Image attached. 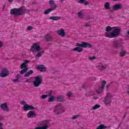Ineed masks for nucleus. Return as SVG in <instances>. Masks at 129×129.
<instances>
[{"label":"nucleus","mask_w":129,"mask_h":129,"mask_svg":"<svg viewBox=\"0 0 129 129\" xmlns=\"http://www.w3.org/2000/svg\"><path fill=\"white\" fill-rule=\"evenodd\" d=\"M3 46H4V42L0 41V49L3 47Z\"/></svg>","instance_id":"obj_39"},{"label":"nucleus","mask_w":129,"mask_h":129,"mask_svg":"<svg viewBox=\"0 0 129 129\" xmlns=\"http://www.w3.org/2000/svg\"><path fill=\"white\" fill-rule=\"evenodd\" d=\"M78 16L81 19H82V18H83V17H84L83 14L82 13H81V12L78 13Z\"/></svg>","instance_id":"obj_33"},{"label":"nucleus","mask_w":129,"mask_h":129,"mask_svg":"<svg viewBox=\"0 0 129 129\" xmlns=\"http://www.w3.org/2000/svg\"><path fill=\"white\" fill-rule=\"evenodd\" d=\"M76 45L77 47H80L81 48H92V45L91 44L85 42H82V44L76 43Z\"/></svg>","instance_id":"obj_9"},{"label":"nucleus","mask_w":129,"mask_h":129,"mask_svg":"<svg viewBox=\"0 0 129 129\" xmlns=\"http://www.w3.org/2000/svg\"><path fill=\"white\" fill-rule=\"evenodd\" d=\"M20 103L21 104H24V105H26V104H27V103H26V102L24 100L20 101Z\"/></svg>","instance_id":"obj_40"},{"label":"nucleus","mask_w":129,"mask_h":129,"mask_svg":"<svg viewBox=\"0 0 129 129\" xmlns=\"http://www.w3.org/2000/svg\"><path fill=\"white\" fill-rule=\"evenodd\" d=\"M78 117H79V115H75L72 117V119H75L76 118H78Z\"/></svg>","instance_id":"obj_37"},{"label":"nucleus","mask_w":129,"mask_h":129,"mask_svg":"<svg viewBox=\"0 0 129 129\" xmlns=\"http://www.w3.org/2000/svg\"><path fill=\"white\" fill-rule=\"evenodd\" d=\"M2 120V117L0 116V121Z\"/></svg>","instance_id":"obj_57"},{"label":"nucleus","mask_w":129,"mask_h":129,"mask_svg":"<svg viewBox=\"0 0 129 129\" xmlns=\"http://www.w3.org/2000/svg\"><path fill=\"white\" fill-rule=\"evenodd\" d=\"M111 84H112V82H111Z\"/></svg>","instance_id":"obj_59"},{"label":"nucleus","mask_w":129,"mask_h":129,"mask_svg":"<svg viewBox=\"0 0 129 129\" xmlns=\"http://www.w3.org/2000/svg\"><path fill=\"white\" fill-rule=\"evenodd\" d=\"M37 116V114L33 111H30L27 114L28 118H35Z\"/></svg>","instance_id":"obj_16"},{"label":"nucleus","mask_w":129,"mask_h":129,"mask_svg":"<svg viewBox=\"0 0 129 129\" xmlns=\"http://www.w3.org/2000/svg\"><path fill=\"white\" fill-rule=\"evenodd\" d=\"M91 94H90V95L88 94V96H91V95H93V91H91Z\"/></svg>","instance_id":"obj_48"},{"label":"nucleus","mask_w":129,"mask_h":129,"mask_svg":"<svg viewBox=\"0 0 129 129\" xmlns=\"http://www.w3.org/2000/svg\"><path fill=\"white\" fill-rule=\"evenodd\" d=\"M120 54L121 56H124V55H125V54H126V52L125 51H121L120 52Z\"/></svg>","instance_id":"obj_34"},{"label":"nucleus","mask_w":129,"mask_h":129,"mask_svg":"<svg viewBox=\"0 0 129 129\" xmlns=\"http://www.w3.org/2000/svg\"><path fill=\"white\" fill-rule=\"evenodd\" d=\"M107 66L108 65L106 64L105 66H101L99 68V70H100V71H103V70H106L107 69Z\"/></svg>","instance_id":"obj_25"},{"label":"nucleus","mask_w":129,"mask_h":129,"mask_svg":"<svg viewBox=\"0 0 129 129\" xmlns=\"http://www.w3.org/2000/svg\"><path fill=\"white\" fill-rule=\"evenodd\" d=\"M65 111L64 107L61 104H57L54 109V112L55 114L59 115L60 113H62Z\"/></svg>","instance_id":"obj_5"},{"label":"nucleus","mask_w":129,"mask_h":129,"mask_svg":"<svg viewBox=\"0 0 129 129\" xmlns=\"http://www.w3.org/2000/svg\"><path fill=\"white\" fill-rule=\"evenodd\" d=\"M125 116V115H124L123 117H124Z\"/></svg>","instance_id":"obj_60"},{"label":"nucleus","mask_w":129,"mask_h":129,"mask_svg":"<svg viewBox=\"0 0 129 129\" xmlns=\"http://www.w3.org/2000/svg\"><path fill=\"white\" fill-rule=\"evenodd\" d=\"M87 19L88 20H93V18L92 17H90V16H88V17H87Z\"/></svg>","instance_id":"obj_46"},{"label":"nucleus","mask_w":129,"mask_h":129,"mask_svg":"<svg viewBox=\"0 0 129 129\" xmlns=\"http://www.w3.org/2000/svg\"><path fill=\"white\" fill-rule=\"evenodd\" d=\"M25 82H27L28 83H31V82H32V79H28Z\"/></svg>","instance_id":"obj_36"},{"label":"nucleus","mask_w":129,"mask_h":129,"mask_svg":"<svg viewBox=\"0 0 129 129\" xmlns=\"http://www.w3.org/2000/svg\"><path fill=\"white\" fill-rule=\"evenodd\" d=\"M45 40H46L47 42H51V41L53 40V38L49 35H47L45 37Z\"/></svg>","instance_id":"obj_29"},{"label":"nucleus","mask_w":129,"mask_h":129,"mask_svg":"<svg viewBox=\"0 0 129 129\" xmlns=\"http://www.w3.org/2000/svg\"><path fill=\"white\" fill-rule=\"evenodd\" d=\"M9 75H10V72L4 69L2 70L1 73L0 74V77L4 78L5 77H7V76H9Z\"/></svg>","instance_id":"obj_11"},{"label":"nucleus","mask_w":129,"mask_h":129,"mask_svg":"<svg viewBox=\"0 0 129 129\" xmlns=\"http://www.w3.org/2000/svg\"><path fill=\"white\" fill-rule=\"evenodd\" d=\"M9 2L10 3H13V2H14V0H9Z\"/></svg>","instance_id":"obj_51"},{"label":"nucleus","mask_w":129,"mask_h":129,"mask_svg":"<svg viewBox=\"0 0 129 129\" xmlns=\"http://www.w3.org/2000/svg\"><path fill=\"white\" fill-rule=\"evenodd\" d=\"M42 50V48H41V46L40 45H38L37 43H34L33 45L31 46V51L32 52V53H35L36 51H37L38 53L36 55V58H40L43 54H44V51H40Z\"/></svg>","instance_id":"obj_2"},{"label":"nucleus","mask_w":129,"mask_h":129,"mask_svg":"<svg viewBox=\"0 0 129 129\" xmlns=\"http://www.w3.org/2000/svg\"><path fill=\"white\" fill-rule=\"evenodd\" d=\"M110 86V84H108L106 86V89H108L109 88V87Z\"/></svg>","instance_id":"obj_45"},{"label":"nucleus","mask_w":129,"mask_h":129,"mask_svg":"<svg viewBox=\"0 0 129 129\" xmlns=\"http://www.w3.org/2000/svg\"><path fill=\"white\" fill-rule=\"evenodd\" d=\"M100 107V105L96 104V105H95V106H94L92 107V109H93L94 110H95V109H97V108H99Z\"/></svg>","instance_id":"obj_31"},{"label":"nucleus","mask_w":129,"mask_h":129,"mask_svg":"<svg viewBox=\"0 0 129 129\" xmlns=\"http://www.w3.org/2000/svg\"><path fill=\"white\" fill-rule=\"evenodd\" d=\"M122 45H123V42L121 40H115L112 42V46L114 49H119L122 47Z\"/></svg>","instance_id":"obj_6"},{"label":"nucleus","mask_w":129,"mask_h":129,"mask_svg":"<svg viewBox=\"0 0 129 129\" xmlns=\"http://www.w3.org/2000/svg\"><path fill=\"white\" fill-rule=\"evenodd\" d=\"M49 120H45L43 121H41L39 122V125L40 126H46V129H48L49 128Z\"/></svg>","instance_id":"obj_13"},{"label":"nucleus","mask_w":129,"mask_h":129,"mask_svg":"<svg viewBox=\"0 0 129 129\" xmlns=\"http://www.w3.org/2000/svg\"><path fill=\"white\" fill-rule=\"evenodd\" d=\"M52 91H50L49 93V94L47 95V96H52Z\"/></svg>","instance_id":"obj_44"},{"label":"nucleus","mask_w":129,"mask_h":129,"mask_svg":"<svg viewBox=\"0 0 129 129\" xmlns=\"http://www.w3.org/2000/svg\"><path fill=\"white\" fill-rule=\"evenodd\" d=\"M55 99V97L53 96H51L48 99V102H53L54 100Z\"/></svg>","instance_id":"obj_30"},{"label":"nucleus","mask_w":129,"mask_h":129,"mask_svg":"<svg viewBox=\"0 0 129 129\" xmlns=\"http://www.w3.org/2000/svg\"><path fill=\"white\" fill-rule=\"evenodd\" d=\"M48 96V95H42V96H41V98L42 99H46V98H47V97Z\"/></svg>","instance_id":"obj_35"},{"label":"nucleus","mask_w":129,"mask_h":129,"mask_svg":"<svg viewBox=\"0 0 129 129\" xmlns=\"http://www.w3.org/2000/svg\"><path fill=\"white\" fill-rule=\"evenodd\" d=\"M20 10L21 11V15H24L25 14H28L29 13V10L26 9L25 7H21L20 8Z\"/></svg>","instance_id":"obj_19"},{"label":"nucleus","mask_w":129,"mask_h":129,"mask_svg":"<svg viewBox=\"0 0 129 129\" xmlns=\"http://www.w3.org/2000/svg\"><path fill=\"white\" fill-rule=\"evenodd\" d=\"M84 5H85V6H88V5L89 4V3H88V2H85H85H84Z\"/></svg>","instance_id":"obj_47"},{"label":"nucleus","mask_w":129,"mask_h":129,"mask_svg":"<svg viewBox=\"0 0 129 129\" xmlns=\"http://www.w3.org/2000/svg\"><path fill=\"white\" fill-rule=\"evenodd\" d=\"M16 79L13 80V81L15 82V83H18L20 82V78H21V75H20V74L16 75Z\"/></svg>","instance_id":"obj_23"},{"label":"nucleus","mask_w":129,"mask_h":129,"mask_svg":"<svg viewBox=\"0 0 129 129\" xmlns=\"http://www.w3.org/2000/svg\"><path fill=\"white\" fill-rule=\"evenodd\" d=\"M96 57L95 56H90L89 59V60H95V59H96Z\"/></svg>","instance_id":"obj_38"},{"label":"nucleus","mask_w":129,"mask_h":129,"mask_svg":"<svg viewBox=\"0 0 129 129\" xmlns=\"http://www.w3.org/2000/svg\"><path fill=\"white\" fill-rule=\"evenodd\" d=\"M112 29H115L113 30L112 32L110 34L105 32V37L111 39L112 38H117V37H118L120 35V32L121 30L120 29V28L117 27H113L111 28V27L108 26L106 28V31L107 32H110V31H111Z\"/></svg>","instance_id":"obj_1"},{"label":"nucleus","mask_w":129,"mask_h":129,"mask_svg":"<svg viewBox=\"0 0 129 129\" xmlns=\"http://www.w3.org/2000/svg\"><path fill=\"white\" fill-rule=\"evenodd\" d=\"M82 88H83L84 89H85V86H84V85H83L82 86Z\"/></svg>","instance_id":"obj_52"},{"label":"nucleus","mask_w":129,"mask_h":129,"mask_svg":"<svg viewBox=\"0 0 129 129\" xmlns=\"http://www.w3.org/2000/svg\"><path fill=\"white\" fill-rule=\"evenodd\" d=\"M43 82V77L41 76H37L35 77V80L33 82L34 87H39Z\"/></svg>","instance_id":"obj_7"},{"label":"nucleus","mask_w":129,"mask_h":129,"mask_svg":"<svg viewBox=\"0 0 129 129\" xmlns=\"http://www.w3.org/2000/svg\"><path fill=\"white\" fill-rule=\"evenodd\" d=\"M51 8L48 9L44 12V15H48L50 12H53L57 9V5L54 4V1L50 0L49 2Z\"/></svg>","instance_id":"obj_3"},{"label":"nucleus","mask_w":129,"mask_h":129,"mask_svg":"<svg viewBox=\"0 0 129 129\" xmlns=\"http://www.w3.org/2000/svg\"><path fill=\"white\" fill-rule=\"evenodd\" d=\"M112 1H113V2H117V1H118L119 0H112Z\"/></svg>","instance_id":"obj_55"},{"label":"nucleus","mask_w":129,"mask_h":129,"mask_svg":"<svg viewBox=\"0 0 129 129\" xmlns=\"http://www.w3.org/2000/svg\"><path fill=\"white\" fill-rule=\"evenodd\" d=\"M33 29V27L32 26H28L27 30L28 31H31Z\"/></svg>","instance_id":"obj_41"},{"label":"nucleus","mask_w":129,"mask_h":129,"mask_svg":"<svg viewBox=\"0 0 129 129\" xmlns=\"http://www.w3.org/2000/svg\"><path fill=\"white\" fill-rule=\"evenodd\" d=\"M111 100H112V95L108 93L105 97L104 102L106 105L110 104L111 103Z\"/></svg>","instance_id":"obj_8"},{"label":"nucleus","mask_w":129,"mask_h":129,"mask_svg":"<svg viewBox=\"0 0 129 129\" xmlns=\"http://www.w3.org/2000/svg\"><path fill=\"white\" fill-rule=\"evenodd\" d=\"M2 126H4V124H3V123L0 122V127Z\"/></svg>","instance_id":"obj_50"},{"label":"nucleus","mask_w":129,"mask_h":129,"mask_svg":"<svg viewBox=\"0 0 129 129\" xmlns=\"http://www.w3.org/2000/svg\"><path fill=\"white\" fill-rule=\"evenodd\" d=\"M57 34L59 35V36H61V37H64L65 36V30L63 29H60L58 30Z\"/></svg>","instance_id":"obj_21"},{"label":"nucleus","mask_w":129,"mask_h":129,"mask_svg":"<svg viewBox=\"0 0 129 129\" xmlns=\"http://www.w3.org/2000/svg\"><path fill=\"white\" fill-rule=\"evenodd\" d=\"M73 51H78L79 53L83 51V48L79 47H76L75 48H74Z\"/></svg>","instance_id":"obj_26"},{"label":"nucleus","mask_w":129,"mask_h":129,"mask_svg":"<svg viewBox=\"0 0 129 129\" xmlns=\"http://www.w3.org/2000/svg\"><path fill=\"white\" fill-rule=\"evenodd\" d=\"M127 34L129 35V30L127 32Z\"/></svg>","instance_id":"obj_56"},{"label":"nucleus","mask_w":129,"mask_h":129,"mask_svg":"<svg viewBox=\"0 0 129 129\" xmlns=\"http://www.w3.org/2000/svg\"><path fill=\"white\" fill-rule=\"evenodd\" d=\"M85 27H90V25L87 23L85 25Z\"/></svg>","instance_id":"obj_49"},{"label":"nucleus","mask_w":129,"mask_h":129,"mask_svg":"<svg viewBox=\"0 0 129 129\" xmlns=\"http://www.w3.org/2000/svg\"><path fill=\"white\" fill-rule=\"evenodd\" d=\"M123 6L120 4H117L113 6L112 9L114 11H119V10H122Z\"/></svg>","instance_id":"obj_15"},{"label":"nucleus","mask_w":129,"mask_h":129,"mask_svg":"<svg viewBox=\"0 0 129 129\" xmlns=\"http://www.w3.org/2000/svg\"><path fill=\"white\" fill-rule=\"evenodd\" d=\"M33 73H34V71L31 70L25 74V75H24V77H29L30 75L33 74Z\"/></svg>","instance_id":"obj_24"},{"label":"nucleus","mask_w":129,"mask_h":129,"mask_svg":"<svg viewBox=\"0 0 129 129\" xmlns=\"http://www.w3.org/2000/svg\"><path fill=\"white\" fill-rule=\"evenodd\" d=\"M72 95V93L71 92H69L68 94H66L67 96H68L69 97H70Z\"/></svg>","instance_id":"obj_42"},{"label":"nucleus","mask_w":129,"mask_h":129,"mask_svg":"<svg viewBox=\"0 0 129 129\" xmlns=\"http://www.w3.org/2000/svg\"><path fill=\"white\" fill-rule=\"evenodd\" d=\"M0 129H4V128H3V127H0Z\"/></svg>","instance_id":"obj_58"},{"label":"nucleus","mask_w":129,"mask_h":129,"mask_svg":"<svg viewBox=\"0 0 129 129\" xmlns=\"http://www.w3.org/2000/svg\"><path fill=\"white\" fill-rule=\"evenodd\" d=\"M56 99L59 102H65V96L63 95L57 96Z\"/></svg>","instance_id":"obj_20"},{"label":"nucleus","mask_w":129,"mask_h":129,"mask_svg":"<svg viewBox=\"0 0 129 129\" xmlns=\"http://www.w3.org/2000/svg\"><path fill=\"white\" fill-rule=\"evenodd\" d=\"M0 107L2 110H5V111H9V110H10V109L9 108V107H8V104L7 103L2 104L0 105Z\"/></svg>","instance_id":"obj_18"},{"label":"nucleus","mask_w":129,"mask_h":129,"mask_svg":"<svg viewBox=\"0 0 129 129\" xmlns=\"http://www.w3.org/2000/svg\"><path fill=\"white\" fill-rule=\"evenodd\" d=\"M64 0H60V3H63V2H64Z\"/></svg>","instance_id":"obj_54"},{"label":"nucleus","mask_w":129,"mask_h":129,"mask_svg":"<svg viewBox=\"0 0 129 129\" xmlns=\"http://www.w3.org/2000/svg\"><path fill=\"white\" fill-rule=\"evenodd\" d=\"M23 108L24 109V111H28V110H34V109H35V107L29 104H26L23 106Z\"/></svg>","instance_id":"obj_14"},{"label":"nucleus","mask_w":129,"mask_h":129,"mask_svg":"<svg viewBox=\"0 0 129 129\" xmlns=\"http://www.w3.org/2000/svg\"><path fill=\"white\" fill-rule=\"evenodd\" d=\"M85 0H79L78 1V3H79L80 4H83L84 3H85Z\"/></svg>","instance_id":"obj_43"},{"label":"nucleus","mask_w":129,"mask_h":129,"mask_svg":"<svg viewBox=\"0 0 129 129\" xmlns=\"http://www.w3.org/2000/svg\"><path fill=\"white\" fill-rule=\"evenodd\" d=\"M10 14L13 16H21V10H20V8L12 9Z\"/></svg>","instance_id":"obj_10"},{"label":"nucleus","mask_w":129,"mask_h":129,"mask_svg":"<svg viewBox=\"0 0 129 129\" xmlns=\"http://www.w3.org/2000/svg\"><path fill=\"white\" fill-rule=\"evenodd\" d=\"M44 64H40L39 65L37 69L40 71V72H46V70H47V67H44Z\"/></svg>","instance_id":"obj_17"},{"label":"nucleus","mask_w":129,"mask_h":129,"mask_svg":"<svg viewBox=\"0 0 129 129\" xmlns=\"http://www.w3.org/2000/svg\"><path fill=\"white\" fill-rule=\"evenodd\" d=\"M110 3L109 2H106L105 4L104 8L106 10H110Z\"/></svg>","instance_id":"obj_27"},{"label":"nucleus","mask_w":129,"mask_h":129,"mask_svg":"<svg viewBox=\"0 0 129 129\" xmlns=\"http://www.w3.org/2000/svg\"><path fill=\"white\" fill-rule=\"evenodd\" d=\"M24 62L22 63L20 66L21 69H23L20 71V74L21 75H23V74H25L27 71H28V69H29V68L28 67V66L27 65L28 63H30V61L29 60H25Z\"/></svg>","instance_id":"obj_4"},{"label":"nucleus","mask_w":129,"mask_h":129,"mask_svg":"<svg viewBox=\"0 0 129 129\" xmlns=\"http://www.w3.org/2000/svg\"><path fill=\"white\" fill-rule=\"evenodd\" d=\"M107 128V126L104 125V124L99 125L96 129H105Z\"/></svg>","instance_id":"obj_28"},{"label":"nucleus","mask_w":129,"mask_h":129,"mask_svg":"<svg viewBox=\"0 0 129 129\" xmlns=\"http://www.w3.org/2000/svg\"><path fill=\"white\" fill-rule=\"evenodd\" d=\"M106 84V81L105 80H104L102 82L101 86H99V90H97L96 91V92H97V93H98V94H100V93H101V92H102V91L103 90V89H104V86Z\"/></svg>","instance_id":"obj_12"},{"label":"nucleus","mask_w":129,"mask_h":129,"mask_svg":"<svg viewBox=\"0 0 129 129\" xmlns=\"http://www.w3.org/2000/svg\"><path fill=\"white\" fill-rule=\"evenodd\" d=\"M6 7V4H4V8H3V11H4V10H5V8Z\"/></svg>","instance_id":"obj_53"},{"label":"nucleus","mask_w":129,"mask_h":129,"mask_svg":"<svg viewBox=\"0 0 129 129\" xmlns=\"http://www.w3.org/2000/svg\"><path fill=\"white\" fill-rule=\"evenodd\" d=\"M46 128H47L46 126H38L34 128V129H46Z\"/></svg>","instance_id":"obj_32"},{"label":"nucleus","mask_w":129,"mask_h":129,"mask_svg":"<svg viewBox=\"0 0 129 129\" xmlns=\"http://www.w3.org/2000/svg\"><path fill=\"white\" fill-rule=\"evenodd\" d=\"M49 20H52V21H59V20H61V17L51 16L49 17Z\"/></svg>","instance_id":"obj_22"}]
</instances>
